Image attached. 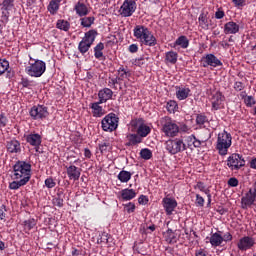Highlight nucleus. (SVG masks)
Listing matches in <instances>:
<instances>
[{"label":"nucleus","mask_w":256,"mask_h":256,"mask_svg":"<svg viewBox=\"0 0 256 256\" xmlns=\"http://www.w3.org/2000/svg\"><path fill=\"white\" fill-rule=\"evenodd\" d=\"M11 177L14 179V181L9 184V189L15 191L20 187L27 185L31 179V164L25 161H18L13 166V174Z\"/></svg>","instance_id":"obj_1"},{"label":"nucleus","mask_w":256,"mask_h":256,"mask_svg":"<svg viewBox=\"0 0 256 256\" xmlns=\"http://www.w3.org/2000/svg\"><path fill=\"white\" fill-rule=\"evenodd\" d=\"M232 139L231 134L227 133V131L218 134L216 149L219 155H227L229 147H231Z\"/></svg>","instance_id":"obj_2"},{"label":"nucleus","mask_w":256,"mask_h":256,"mask_svg":"<svg viewBox=\"0 0 256 256\" xmlns=\"http://www.w3.org/2000/svg\"><path fill=\"white\" fill-rule=\"evenodd\" d=\"M162 131L166 137H177L179 135V125L172 121L169 117H164L161 120Z\"/></svg>","instance_id":"obj_3"},{"label":"nucleus","mask_w":256,"mask_h":256,"mask_svg":"<svg viewBox=\"0 0 256 256\" xmlns=\"http://www.w3.org/2000/svg\"><path fill=\"white\" fill-rule=\"evenodd\" d=\"M47 70V65L43 60H36L25 68L27 75L30 77H41Z\"/></svg>","instance_id":"obj_4"},{"label":"nucleus","mask_w":256,"mask_h":256,"mask_svg":"<svg viewBox=\"0 0 256 256\" xmlns=\"http://www.w3.org/2000/svg\"><path fill=\"white\" fill-rule=\"evenodd\" d=\"M101 123L103 131L112 133V131H115L119 127V117L115 113H110L102 119Z\"/></svg>","instance_id":"obj_5"},{"label":"nucleus","mask_w":256,"mask_h":256,"mask_svg":"<svg viewBox=\"0 0 256 256\" xmlns=\"http://www.w3.org/2000/svg\"><path fill=\"white\" fill-rule=\"evenodd\" d=\"M165 145L166 151H168V153L171 155H177V153H181L187 149L185 143H183V140L180 139L168 140L166 141Z\"/></svg>","instance_id":"obj_6"},{"label":"nucleus","mask_w":256,"mask_h":256,"mask_svg":"<svg viewBox=\"0 0 256 256\" xmlns=\"http://www.w3.org/2000/svg\"><path fill=\"white\" fill-rule=\"evenodd\" d=\"M137 11V2L135 0H125L119 9L121 17H131Z\"/></svg>","instance_id":"obj_7"},{"label":"nucleus","mask_w":256,"mask_h":256,"mask_svg":"<svg viewBox=\"0 0 256 256\" xmlns=\"http://www.w3.org/2000/svg\"><path fill=\"white\" fill-rule=\"evenodd\" d=\"M227 165L232 171H239L241 167H245V159H243V156L234 153L228 157Z\"/></svg>","instance_id":"obj_8"},{"label":"nucleus","mask_w":256,"mask_h":256,"mask_svg":"<svg viewBox=\"0 0 256 256\" xmlns=\"http://www.w3.org/2000/svg\"><path fill=\"white\" fill-rule=\"evenodd\" d=\"M131 124H132V127H135V129H137V134L138 136L141 137V139H143V137H147V135L151 133V127L145 125V123L143 122V119L141 118L133 120Z\"/></svg>","instance_id":"obj_9"},{"label":"nucleus","mask_w":256,"mask_h":256,"mask_svg":"<svg viewBox=\"0 0 256 256\" xmlns=\"http://www.w3.org/2000/svg\"><path fill=\"white\" fill-rule=\"evenodd\" d=\"M256 199V183L253 188H250L248 193L241 199L242 209H247V207H251L253 203H255Z\"/></svg>","instance_id":"obj_10"},{"label":"nucleus","mask_w":256,"mask_h":256,"mask_svg":"<svg viewBox=\"0 0 256 256\" xmlns=\"http://www.w3.org/2000/svg\"><path fill=\"white\" fill-rule=\"evenodd\" d=\"M49 115L47 107L43 105L33 106L30 110V117L35 120L45 119Z\"/></svg>","instance_id":"obj_11"},{"label":"nucleus","mask_w":256,"mask_h":256,"mask_svg":"<svg viewBox=\"0 0 256 256\" xmlns=\"http://www.w3.org/2000/svg\"><path fill=\"white\" fill-rule=\"evenodd\" d=\"M202 61L204 62L203 67H221V65H223L221 60L214 54H207L202 58Z\"/></svg>","instance_id":"obj_12"},{"label":"nucleus","mask_w":256,"mask_h":256,"mask_svg":"<svg viewBox=\"0 0 256 256\" xmlns=\"http://www.w3.org/2000/svg\"><path fill=\"white\" fill-rule=\"evenodd\" d=\"M253 245H255V240L249 236H245L239 240L237 247L240 251H247V249H251Z\"/></svg>","instance_id":"obj_13"},{"label":"nucleus","mask_w":256,"mask_h":256,"mask_svg":"<svg viewBox=\"0 0 256 256\" xmlns=\"http://www.w3.org/2000/svg\"><path fill=\"white\" fill-rule=\"evenodd\" d=\"M163 206L167 215H171L173 211H175V208L177 207V201L173 198H164Z\"/></svg>","instance_id":"obj_14"},{"label":"nucleus","mask_w":256,"mask_h":256,"mask_svg":"<svg viewBox=\"0 0 256 256\" xmlns=\"http://www.w3.org/2000/svg\"><path fill=\"white\" fill-rule=\"evenodd\" d=\"M41 135L39 134H29L26 136V141L32 147H35L36 151H39V145H41Z\"/></svg>","instance_id":"obj_15"},{"label":"nucleus","mask_w":256,"mask_h":256,"mask_svg":"<svg viewBox=\"0 0 256 256\" xmlns=\"http://www.w3.org/2000/svg\"><path fill=\"white\" fill-rule=\"evenodd\" d=\"M67 175L69 179L73 181H79V177H81V168H77L75 165H71L67 167Z\"/></svg>","instance_id":"obj_16"},{"label":"nucleus","mask_w":256,"mask_h":256,"mask_svg":"<svg viewBox=\"0 0 256 256\" xmlns=\"http://www.w3.org/2000/svg\"><path fill=\"white\" fill-rule=\"evenodd\" d=\"M148 31H149L148 27H145L143 25H137L134 28V37H136V39H139L140 41H142L143 39H145Z\"/></svg>","instance_id":"obj_17"},{"label":"nucleus","mask_w":256,"mask_h":256,"mask_svg":"<svg viewBox=\"0 0 256 256\" xmlns=\"http://www.w3.org/2000/svg\"><path fill=\"white\" fill-rule=\"evenodd\" d=\"M98 97L100 99L99 103H107L111 97H113V90L109 88H104L99 91Z\"/></svg>","instance_id":"obj_18"},{"label":"nucleus","mask_w":256,"mask_h":256,"mask_svg":"<svg viewBox=\"0 0 256 256\" xmlns=\"http://www.w3.org/2000/svg\"><path fill=\"white\" fill-rule=\"evenodd\" d=\"M126 139L128 141L126 143L127 147H132L139 145V143H143V138H141L139 134H127Z\"/></svg>","instance_id":"obj_19"},{"label":"nucleus","mask_w":256,"mask_h":256,"mask_svg":"<svg viewBox=\"0 0 256 256\" xmlns=\"http://www.w3.org/2000/svg\"><path fill=\"white\" fill-rule=\"evenodd\" d=\"M6 148L9 153H20L21 143L17 140H9L6 144Z\"/></svg>","instance_id":"obj_20"},{"label":"nucleus","mask_w":256,"mask_h":256,"mask_svg":"<svg viewBox=\"0 0 256 256\" xmlns=\"http://www.w3.org/2000/svg\"><path fill=\"white\" fill-rule=\"evenodd\" d=\"M224 33L225 35H235V33H239V26L235 22H227L224 25Z\"/></svg>","instance_id":"obj_21"},{"label":"nucleus","mask_w":256,"mask_h":256,"mask_svg":"<svg viewBox=\"0 0 256 256\" xmlns=\"http://www.w3.org/2000/svg\"><path fill=\"white\" fill-rule=\"evenodd\" d=\"M211 101L212 109L217 111L219 107H221V103H223V94H221V92H216L215 94H213Z\"/></svg>","instance_id":"obj_22"},{"label":"nucleus","mask_w":256,"mask_h":256,"mask_svg":"<svg viewBox=\"0 0 256 256\" xmlns=\"http://www.w3.org/2000/svg\"><path fill=\"white\" fill-rule=\"evenodd\" d=\"M141 43H143L144 45H148V47H155V45H157V38L153 36L151 31H148L146 37L143 38Z\"/></svg>","instance_id":"obj_23"},{"label":"nucleus","mask_w":256,"mask_h":256,"mask_svg":"<svg viewBox=\"0 0 256 256\" xmlns=\"http://www.w3.org/2000/svg\"><path fill=\"white\" fill-rule=\"evenodd\" d=\"M191 89L178 87L176 91V97L179 101H185L189 97Z\"/></svg>","instance_id":"obj_24"},{"label":"nucleus","mask_w":256,"mask_h":256,"mask_svg":"<svg viewBox=\"0 0 256 256\" xmlns=\"http://www.w3.org/2000/svg\"><path fill=\"white\" fill-rule=\"evenodd\" d=\"M74 9L79 17H85V15L89 14V9L83 2H78Z\"/></svg>","instance_id":"obj_25"},{"label":"nucleus","mask_w":256,"mask_h":256,"mask_svg":"<svg viewBox=\"0 0 256 256\" xmlns=\"http://www.w3.org/2000/svg\"><path fill=\"white\" fill-rule=\"evenodd\" d=\"M137 193L133 189H124L121 192V197L123 201H131V199H135Z\"/></svg>","instance_id":"obj_26"},{"label":"nucleus","mask_w":256,"mask_h":256,"mask_svg":"<svg viewBox=\"0 0 256 256\" xmlns=\"http://www.w3.org/2000/svg\"><path fill=\"white\" fill-rule=\"evenodd\" d=\"M210 243L212 247H219L223 243V236L219 233H214L210 237Z\"/></svg>","instance_id":"obj_27"},{"label":"nucleus","mask_w":256,"mask_h":256,"mask_svg":"<svg viewBox=\"0 0 256 256\" xmlns=\"http://www.w3.org/2000/svg\"><path fill=\"white\" fill-rule=\"evenodd\" d=\"M95 37H97V30H90L85 33V37L82 40L90 45H93Z\"/></svg>","instance_id":"obj_28"},{"label":"nucleus","mask_w":256,"mask_h":256,"mask_svg":"<svg viewBox=\"0 0 256 256\" xmlns=\"http://www.w3.org/2000/svg\"><path fill=\"white\" fill-rule=\"evenodd\" d=\"M164 237H165V240L167 241V243H170V244H173L177 241V234H175V232H173L172 229H168L164 233Z\"/></svg>","instance_id":"obj_29"},{"label":"nucleus","mask_w":256,"mask_h":256,"mask_svg":"<svg viewBox=\"0 0 256 256\" xmlns=\"http://www.w3.org/2000/svg\"><path fill=\"white\" fill-rule=\"evenodd\" d=\"M186 142H187L188 147H190V148H192V147H196V148L201 147V141L197 140L195 135L188 136L186 138Z\"/></svg>","instance_id":"obj_30"},{"label":"nucleus","mask_w":256,"mask_h":256,"mask_svg":"<svg viewBox=\"0 0 256 256\" xmlns=\"http://www.w3.org/2000/svg\"><path fill=\"white\" fill-rule=\"evenodd\" d=\"M131 172L122 170L118 174V179L121 181V183H128V181L131 180Z\"/></svg>","instance_id":"obj_31"},{"label":"nucleus","mask_w":256,"mask_h":256,"mask_svg":"<svg viewBox=\"0 0 256 256\" xmlns=\"http://www.w3.org/2000/svg\"><path fill=\"white\" fill-rule=\"evenodd\" d=\"M104 49H105V44H103L102 42L96 45V47L94 48V56L96 59H101V57H103Z\"/></svg>","instance_id":"obj_32"},{"label":"nucleus","mask_w":256,"mask_h":256,"mask_svg":"<svg viewBox=\"0 0 256 256\" xmlns=\"http://www.w3.org/2000/svg\"><path fill=\"white\" fill-rule=\"evenodd\" d=\"M197 187L200 191H202V193H205V195H207L208 205H211V192H210V190L205 187V184L203 182H198Z\"/></svg>","instance_id":"obj_33"},{"label":"nucleus","mask_w":256,"mask_h":256,"mask_svg":"<svg viewBox=\"0 0 256 256\" xmlns=\"http://www.w3.org/2000/svg\"><path fill=\"white\" fill-rule=\"evenodd\" d=\"M175 45H179V47H182V49H187V47H189V39H187L186 36H180L176 40Z\"/></svg>","instance_id":"obj_34"},{"label":"nucleus","mask_w":256,"mask_h":256,"mask_svg":"<svg viewBox=\"0 0 256 256\" xmlns=\"http://www.w3.org/2000/svg\"><path fill=\"white\" fill-rule=\"evenodd\" d=\"M91 108L93 109V116L94 117H102L103 108L101 106H99V102L98 103H92Z\"/></svg>","instance_id":"obj_35"},{"label":"nucleus","mask_w":256,"mask_h":256,"mask_svg":"<svg viewBox=\"0 0 256 256\" xmlns=\"http://www.w3.org/2000/svg\"><path fill=\"white\" fill-rule=\"evenodd\" d=\"M91 45L92 44L85 42V40H82L78 45V49H79L80 53H82V55H85V53H87V51H89V49H91Z\"/></svg>","instance_id":"obj_36"},{"label":"nucleus","mask_w":256,"mask_h":256,"mask_svg":"<svg viewBox=\"0 0 256 256\" xmlns=\"http://www.w3.org/2000/svg\"><path fill=\"white\" fill-rule=\"evenodd\" d=\"M57 29H60L61 31H69L71 24H69L65 20H58L56 23Z\"/></svg>","instance_id":"obj_37"},{"label":"nucleus","mask_w":256,"mask_h":256,"mask_svg":"<svg viewBox=\"0 0 256 256\" xmlns=\"http://www.w3.org/2000/svg\"><path fill=\"white\" fill-rule=\"evenodd\" d=\"M25 231H31L35 225H37V221L34 218H30L23 222Z\"/></svg>","instance_id":"obj_38"},{"label":"nucleus","mask_w":256,"mask_h":256,"mask_svg":"<svg viewBox=\"0 0 256 256\" xmlns=\"http://www.w3.org/2000/svg\"><path fill=\"white\" fill-rule=\"evenodd\" d=\"M82 27H91L95 23V17H84L80 19Z\"/></svg>","instance_id":"obj_39"},{"label":"nucleus","mask_w":256,"mask_h":256,"mask_svg":"<svg viewBox=\"0 0 256 256\" xmlns=\"http://www.w3.org/2000/svg\"><path fill=\"white\" fill-rule=\"evenodd\" d=\"M140 157L145 159V161H149V159L153 157V152H151V150L148 148H144L140 151Z\"/></svg>","instance_id":"obj_40"},{"label":"nucleus","mask_w":256,"mask_h":256,"mask_svg":"<svg viewBox=\"0 0 256 256\" xmlns=\"http://www.w3.org/2000/svg\"><path fill=\"white\" fill-rule=\"evenodd\" d=\"M166 61H168V63H172V65H175V63H177V53L173 51L167 52Z\"/></svg>","instance_id":"obj_41"},{"label":"nucleus","mask_w":256,"mask_h":256,"mask_svg":"<svg viewBox=\"0 0 256 256\" xmlns=\"http://www.w3.org/2000/svg\"><path fill=\"white\" fill-rule=\"evenodd\" d=\"M48 11H50L52 15H55V13L59 11V3L55 2V0H51L48 5Z\"/></svg>","instance_id":"obj_42"},{"label":"nucleus","mask_w":256,"mask_h":256,"mask_svg":"<svg viewBox=\"0 0 256 256\" xmlns=\"http://www.w3.org/2000/svg\"><path fill=\"white\" fill-rule=\"evenodd\" d=\"M242 99H244L246 107H253V105L256 104L255 98H253V96L242 95Z\"/></svg>","instance_id":"obj_43"},{"label":"nucleus","mask_w":256,"mask_h":256,"mask_svg":"<svg viewBox=\"0 0 256 256\" xmlns=\"http://www.w3.org/2000/svg\"><path fill=\"white\" fill-rule=\"evenodd\" d=\"M119 76L118 79L123 80V79H128V77H131V72L125 70V68H120L118 70Z\"/></svg>","instance_id":"obj_44"},{"label":"nucleus","mask_w":256,"mask_h":256,"mask_svg":"<svg viewBox=\"0 0 256 256\" xmlns=\"http://www.w3.org/2000/svg\"><path fill=\"white\" fill-rule=\"evenodd\" d=\"M7 69H9V61L0 60V75H3V73H6Z\"/></svg>","instance_id":"obj_45"},{"label":"nucleus","mask_w":256,"mask_h":256,"mask_svg":"<svg viewBox=\"0 0 256 256\" xmlns=\"http://www.w3.org/2000/svg\"><path fill=\"white\" fill-rule=\"evenodd\" d=\"M13 7V0H4L2 2V9L9 11Z\"/></svg>","instance_id":"obj_46"},{"label":"nucleus","mask_w":256,"mask_h":256,"mask_svg":"<svg viewBox=\"0 0 256 256\" xmlns=\"http://www.w3.org/2000/svg\"><path fill=\"white\" fill-rule=\"evenodd\" d=\"M5 217H7V206H0V221H5Z\"/></svg>","instance_id":"obj_47"},{"label":"nucleus","mask_w":256,"mask_h":256,"mask_svg":"<svg viewBox=\"0 0 256 256\" xmlns=\"http://www.w3.org/2000/svg\"><path fill=\"white\" fill-rule=\"evenodd\" d=\"M124 209L127 213H135V203L129 202L128 204H125Z\"/></svg>","instance_id":"obj_48"},{"label":"nucleus","mask_w":256,"mask_h":256,"mask_svg":"<svg viewBox=\"0 0 256 256\" xmlns=\"http://www.w3.org/2000/svg\"><path fill=\"white\" fill-rule=\"evenodd\" d=\"M109 147H110L109 142H104V143L99 144V150L101 153H107Z\"/></svg>","instance_id":"obj_49"},{"label":"nucleus","mask_w":256,"mask_h":256,"mask_svg":"<svg viewBox=\"0 0 256 256\" xmlns=\"http://www.w3.org/2000/svg\"><path fill=\"white\" fill-rule=\"evenodd\" d=\"M55 185H57V184L55 183V180H53V178H47L45 180V186L48 189H53V187H55Z\"/></svg>","instance_id":"obj_50"},{"label":"nucleus","mask_w":256,"mask_h":256,"mask_svg":"<svg viewBox=\"0 0 256 256\" xmlns=\"http://www.w3.org/2000/svg\"><path fill=\"white\" fill-rule=\"evenodd\" d=\"M176 108H177V102L170 101L167 103V109L170 113H173V111H175Z\"/></svg>","instance_id":"obj_51"},{"label":"nucleus","mask_w":256,"mask_h":256,"mask_svg":"<svg viewBox=\"0 0 256 256\" xmlns=\"http://www.w3.org/2000/svg\"><path fill=\"white\" fill-rule=\"evenodd\" d=\"M53 204L56 207H63V197L59 196L53 199Z\"/></svg>","instance_id":"obj_52"},{"label":"nucleus","mask_w":256,"mask_h":256,"mask_svg":"<svg viewBox=\"0 0 256 256\" xmlns=\"http://www.w3.org/2000/svg\"><path fill=\"white\" fill-rule=\"evenodd\" d=\"M207 121V117L203 116V115H198L196 117V123L197 125H205V122Z\"/></svg>","instance_id":"obj_53"},{"label":"nucleus","mask_w":256,"mask_h":256,"mask_svg":"<svg viewBox=\"0 0 256 256\" xmlns=\"http://www.w3.org/2000/svg\"><path fill=\"white\" fill-rule=\"evenodd\" d=\"M196 205L199 207H203V205H205V199L199 194L196 195Z\"/></svg>","instance_id":"obj_54"},{"label":"nucleus","mask_w":256,"mask_h":256,"mask_svg":"<svg viewBox=\"0 0 256 256\" xmlns=\"http://www.w3.org/2000/svg\"><path fill=\"white\" fill-rule=\"evenodd\" d=\"M228 185L229 187H237V185H239V180H237L235 177H232L228 180Z\"/></svg>","instance_id":"obj_55"},{"label":"nucleus","mask_w":256,"mask_h":256,"mask_svg":"<svg viewBox=\"0 0 256 256\" xmlns=\"http://www.w3.org/2000/svg\"><path fill=\"white\" fill-rule=\"evenodd\" d=\"M7 125V117L5 115L0 114V129H3V127H6Z\"/></svg>","instance_id":"obj_56"},{"label":"nucleus","mask_w":256,"mask_h":256,"mask_svg":"<svg viewBox=\"0 0 256 256\" xmlns=\"http://www.w3.org/2000/svg\"><path fill=\"white\" fill-rule=\"evenodd\" d=\"M149 202V199H147V196L145 195H141L139 198H138V203L140 205H147V203Z\"/></svg>","instance_id":"obj_57"},{"label":"nucleus","mask_w":256,"mask_h":256,"mask_svg":"<svg viewBox=\"0 0 256 256\" xmlns=\"http://www.w3.org/2000/svg\"><path fill=\"white\" fill-rule=\"evenodd\" d=\"M234 89L235 91H243L244 89L243 82H236L234 84Z\"/></svg>","instance_id":"obj_58"},{"label":"nucleus","mask_w":256,"mask_h":256,"mask_svg":"<svg viewBox=\"0 0 256 256\" xmlns=\"http://www.w3.org/2000/svg\"><path fill=\"white\" fill-rule=\"evenodd\" d=\"M233 240V236L231 235V233L227 232L226 234H224L222 236V242L223 241H232Z\"/></svg>","instance_id":"obj_59"},{"label":"nucleus","mask_w":256,"mask_h":256,"mask_svg":"<svg viewBox=\"0 0 256 256\" xmlns=\"http://www.w3.org/2000/svg\"><path fill=\"white\" fill-rule=\"evenodd\" d=\"M198 21L200 25H207V18L205 17V14H201L198 18Z\"/></svg>","instance_id":"obj_60"},{"label":"nucleus","mask_w":256,"mask_h":256,"mask_svg":"<svg viewBox=\"0 0 256 256\" xmlns=\"http://www.w3.org/2000/svg\"><path fill=\"white\" fill-rule=\"evenodd\" d=\"M128 51H130V53H137V51H139V47L137 44H132L129 46Z\"/></svg>","instance_id":"obj_61"},{"label":"nucleus","mask_w":256,"mask_h":256,"mask_svg":"<svg viewBox=\"0 0 256 256\" xmlns=\"http://www.w3.org/2000/svg\"><path fill=\"white\" fill-rule=\"evenodd\" d=\"M178 127L179 131H182L183 133H187V131H189V126H187L186 124H180Z\"/></svg>","instance_id":"obj_62"},{"label":"nucleus","mask_w":256,"mask_h":256,"mask_svg":"<svg viewBox=\"0 0 256 256\" xmlns=\"http://www.w3.org/2000/svg\"><path fill=\"white\" fill-rule=\"evenodd\" d=\"M223 17H225V12L221 11V10H218L216 13H215V18L216 19H223Z\"/></svg>","instance_id":"obj_63"},{"label":"nucleus","mask_w":256,"mask_h":256,"mask_svg":"<svg viewBox=\"0 0 256 256\" xmlns=\"http://www.w3.org/2000/svg\"><path fill=\"white\" fill-rule=\"evenodd\" d=\"M6 77H8V79H13V77H15V72L8 68L6 71Z\"/></svg>","instance_id":"obj_64"}]
</instances>
